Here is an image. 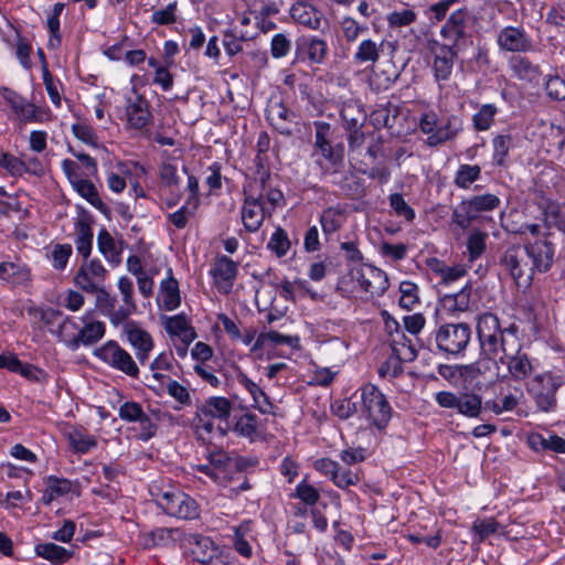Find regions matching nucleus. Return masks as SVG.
Listing matches in <instances>:
<instances>
[{
  "instance_id": "obj_61",
  "label": "nucleus",
  "mask_w": 565,
  "mask_h": 565,
  "mask_svg": "<svg viewBox=\"0 0 565 565\" xmlns=\"http://www.w3.org/2000/svg\"><path fill=\"white\" fill-rule=\"evenodd\" d=\"M177 1L169 3L166 8L156 10L151 14L150 21L157 25H170L177 21Z\"/></svg>"
},
{
  "instance_id": "obj_31",
  "label": "nucleus",
  "mask_w": 565,
  "mask_h": 565,
  "mask_svg": "<svg viewBox=\"0 0 565 565\" xmlns=\"http://www.w3.org/2000/svg\"><path fill=\"white\" fill-rule=\"evenodd\" d=\"M462 130V120L455 115L447 117L446 121L438 124L436 132L427 137V145L430 147L438 146L446 141L452 140L458 132Z\"/></svg>"
},
{
  "instance_id": "obj_18",
  "label": "nucleus",
  "mask_w": 565,
  "mask_h": 565,
  "mask_svg": "<svg viewBox=\"0 0 565 565\" xmlns=\"http://www.w3.org/2000/svg\"><path fill=\"white\" fill-rule=\"evenodd\" d=\"M238 273V265L227 256H217L212 269L214 282L220 292L227 295L232 291Z\"/></svg>"
},
{
  "instance_id": "obj_52",
  "label": "nucleus",
  "mask_w": 565,
  "mask_h": 565,
  "mask_svg": "<svg viewBox=\"0 0 565 565\" xmlns=\"http://www.w3.org/2000/svg\"><path fill=\"white\" fill-rule=\"evenodd\" d=\"M295 114L288 110L282 104L274 105L268 111V118L271 121V125L281 134V135H290V128L287 126V122H290Z\"/></svg>"
},
{
  "instance_id": "obj_16",
  "label": "nucleus",
  "mask_w": 565,
  "mask_h": 565,
  "mask_svg": "<svg viewBox=\"0 0 565 565\" xmlns=\"http://www.w3.org/2000/svg\"><path fill=\"white\" fill-rule=\"evenodd\" d=\"M529 253V260L532 273H546L554 263L555 246L547 238H537L532 243L523 245Z\"/></svg>"
},
{
  "instance_id": "obj_54",
  "label": "nucleus",
  "mask_w": 565,
  "mask_h": 565,
  "mask_svg": "<svg viewBox=\"0 0 565 565\" xmlns=\"http://www.w3.org/2000/svg\"><path fill=\"white\" fill-rule=\"evenodd\" d=\"M97 245L99 252L113 265H118L121 262L120 253L116 247L115 239L106 230H102L97 235Z\"/></svg>"
},
{
  "instance_id": "obj_59",
  "label": "nucleus",
  "mask_w": 565,
  "mask_h": 565,
  "mask_svg": "<svg viewBox=\"0 0 565 565\" xmlns=\"http://www.w3.org/2000/svg\"><path fill=\"white\" fill-rule=\"evenodd\" d=\"M19 119L23 122H46L51 119V111L28 102Z\"/></svg>"
},
{
  "instance_id": "obj_45",
  "label": "nucleus",
  "mask_w": 565,
  "mask_h": 565,
  "mask_svg": "<svg viewBox=\"0 0 565 565\" xmlns=\"http://www.w3.org/2000/svg\"><path fill=\"white\" fill-rule=\"evenodd\" d=\"M0 278L13 285H24L30 281V270L24 265L4 262L0 264Z\"/></svg>"
},
{
  "instance_id": "obj_24",
  "label": "nucleus",
  "mask_w": 565,
  "mask_h": 565,
  "mask_svg": "<svg viewBox=\"0 0 565 565\" xmlns=\"http://www.w3.org/2000/svg\"><path fill=\"white\" fill-rule=\"evenodd\" d=\"M388 342L395 358L393 376H396L399 372V363L414 361L417 358V351L412 340L407 338L403 330L392 332V338L388 339Z\"/></svg>"
},
{
  "instance_id": "obj_23",
  "label": "nucleus",
  "mask_w": 565,
  "mask_h": 565,
  "mask_svg": "<svg viewBox=\"0 0 565 565\" xmlns=\"http://www.w3.org/2000/svg\"><path fill=\"white\" fill-rule=\"evenodd\" d=\"M499 360L501 363L507 364L509 375L514 381L527 379L534 370L532 360L527 353L522 351V345H519L512 354L501 355Z\"/></svg>"
},
{
  "instance_id": "obj_19",
  "label": "nucleus",
  "mask_w": 565,
  "mask_h": 565,
  "mask_svg": "<svg viewBox=\"0 0 565 565\" xmlns=\"http://www.w3.org/2000/svg\"><path fill=\"white\" fill-rule=\"evenodd\" d=\"M356 281L361 289L370 297H380L388 288L390 282L386 274L373 266L358 270Z\"/></svg>"
},
{
  "instance_id": "obj_50",
  "label": "nucleus",
  "mask_w": 565,
  "mask_h": 565,
  "mask_svg": "<svg viewBox=\"0 0 565 565\" xmlns=\"http://www.w3.org/2000/svg\"><path fill=\"white\" fill-rule=\"evenodd\" d=\"M470 305V288L463 287L460 291L445 295L441 299L443 308L450 313L465 312Z\"/></svg>"
},
{
  "instance_id": "obj_36",
  "label": "nucleus",
  "mask_w": 565,
  "mask_h": 565,
  "mask_svg": "<svg viewBox=\"0 0 565 565\" xmlns=\"http://www.w3.org/2000/svg\"><path fill=\"white\" fill-rule=\"evenodd\" d=\"M509 66L513 75L521 81L536 82L541 76L540 66L533 64L525 56H513L509 62Z\"/></svg>"
},
{
  "instance_id": "obj_28",
  "label": "nucleus",
  "mask_w": 565,
  "mask_h": 565,
  "mask_svg": "<svg viewBox=\"0 0 565 565\" xmlns=\"http://www.w3.org/2000/svg\"><path fill=\"white\" fill-rule=\"evenodd\" d=\"M237 382L252 395L254 401L253 406L262 414H276L277 407L270 402L268 395L257 383L252 381L244 373L237 375Z\"/></svg>"
},
{
  "instance_id": "obj_57",
  "label": "nucleus",
  "mask_w": 565,
  "mask_h": 565,
  "mask_svg": "<svg viewBox=\"0 0 565 565\" xmlns=\"http://www.w3.org/2000/svg\"><path fill=\"white\" fill-rule=\"evenodd\" d=\"M477 220L466 200H462L454 210L451 221L461 230H467Z\"/></svg>"
},
{
  "instance_id": "obj_11",
  "label": "nucleus",
  "mask_w": 565,
  "mask_h": 565,
  "mask_svg": "<svg viewBox=\"0 0 565 565\" xmlns=\"http://www.w3.org/2000/svg\"><path fill=\"white\" fill-rule=\"evenodd\" d=\"M95 355L111 369L131 379L139 377V367L131 354L116 341H108L95 351Z\"/></svg>"
},
{
  "instance_id": "obj_3",
  "label": "nucleus",
  "mask_w": 565,
  "mask_h": 565,
  "mask_svg": "<svg viewBox=\"0 0 565 565\" xmlns=\"http://www.w3.org/2000/svg\"><path fill=\"white\" fill-rule=\"evenodd\" d=\"M500 271L513 279L519 288H529L533 281L527 249L520 244L508 245L498 258Z\"/></svg>"
},
{
  "instance_id": "obj_42",
  "label": "nucleus",
  "mask_w": 565,
  "mask_h": 565,
  "mask_svg": "<svg viewBox=\"0 0 565 565\" xmlns=\"http://www.w3.org/2000/svg\"><path fill=\"white\" fill-rule=\"evenodd\" d=\"M38 556L47 559L52 565H62L73 555L72 551L66 550L54 543H40L35 546Z\"/></svg>"
},
{
  "instance_id": "obj_40",
  "label": "nucleus",
  "mask_w": 565,
  "mask_h": 565,
  "mask_svg": "<svg viewBox=\"0 0 565 565\" xmlns=\"http://www.w3.org/2000/svg\"><path fill=\"white\" fill-rule=\"evenodd\" d=\"M397 115L398 107L387 102L386 104L377 105L374 108V110L370 114V122L375 129H391Z\"/></svg>"
},
{
  "instance_id": "obj_64",
  "label": "nucleus",
  "mask_w": 565,
  "mask_h": 565,
  "mask_svg": "<svg viewBox=\"0 0 565 565\" xmlns=\"http://www.w3.org/2000/svg\"><path fill=\"white\" fill-rule=\"evenodd\" d=\"M545 92L553 100H565V79L559 76H548L545 82Z\"/></svg>"
},
{
  "instance_id": "obj_38",
  "label": "nucleus",
  "mask_w": 565,
  "mask_h": 565,
  "mask_svg": "<svg viewBox=\"0 0 565 565\" xmlns=\"http://www.w3.org/2000/svg\"><path fill=\"white\" fill-rule=\"evenodd\" d=\"M93 230L89 222L85 218H79L75 223V247L79 255L88 258L93 247Z\"/></svg>"
},
{
  "instance_id": "obj_62",
  "label": "nucleus",
  "mask_w": 565,
  "mask_h": 565,
  "mask_svg": "<svg viewBox=\"0 0 565 565\" xmlns=\"http://www.w3.org/2000/svg\"><path fill=\"white\" fill-rule=\"evenodd\" d=\"M291 45V40L288 35L277 33L270 42V54L274 58L285 57L290 52Z\"/></svg>"
},
{
  "instance_id": "obj_1",
  "label": "nucleus",
  "mask_w": 565,
  "mask_h": 565,
  "mask_svg": "<svg viewBox=\"0 0 565 565\" xmlns=\"http://www.w3.org/2000/svg\"><path fill=\"white\" fill-rule=\"evenodd\" d=\"M518 334L519 327L515 323L502 327L499 318L491 312L478 317L477 335L482 354L497 358L500 352L502 355L514 353L522 345Z\"/></svg>"
},
{
  "instance_id": "obj_8",
  "label": "nucleus",
  "mask_w": 565,
  "mask_h": 565,
  "mask_svg": "<svg viewBox=\"0 0 565 565\" xmlns=\"http://www.w3.org/2000/svg\"><path fill=\"white\" fill-rule=\"evenodd\" d=\"M183 543L189 546L194 561L202 565H228L230 554L214 541L201 534H186Z\"/></svg>"
},
{
  "instance_id": "obj_37",
  "label": "nucleus",
  "mask_w": 565,
  "mask_h": 565,
  "mask_svg": "<svg viewBox=\"0 0 565 565\" xmlns=\"http://www.w3.org/2000/svg\"><path fill=\"white\" fill-rule=\"evenodd\" d=\"M299 344L298 337L281 334L277 331L260 332L253 344L252 351H259L266 347L288 345L296 348Z\"/></svg>"
},
{
  "instance_id": "obj_15",
  "label": "nucleus",
  "mask_w": 565,
  "mask_h": 565,
  "mask_svg": "<svg viewBox=\"0 0 565 565\" xmlns=\"http://www.w3.org/2000/svg\"><path fill=\"white\" fill-rule=\"evenodd\" d=\"M108 271L99 259L85 262L74 277L77 287L86 292H96L103 286Z\"/></svg>"
},
{
  "instance_id": "obj_17",
  "label": "nucleus",
  "mask_w": 565,
  "mask_h": 565,
  "mask_svg": "<svg viewBox=\"0 0 565 565\" xmlns=\"http://www.w3.org/2000/svg\"><path fill=\"white\" fill-rule=\"evenodd\" d=\"M124 332L130 345L135 349L137 360L140 364H145L154 347L152 337L134 321L126 322Z\"/></svg>"
},
{
  "instance_id": "obj_30",
  "label": "nucleus",
  "mask_w": 565,
  "mask_h": 565,
  "mask_svg": "<svg viewBox=\"0 0 565 565\" xmlns=\"http://www.w3.org/2000/svg\"><path fill=\"white\" fill-rule=\"evenodd\" d=\"M232 430L237 436L246 438L249 441H255L262 436L257 415L248 411L244 412L239 416H234Z\"/></svg>"
},
{
  "instance_id": "obj_7",
  "label": "nucleus",
  "mask_w": 565,
  "mask_h": 565,
  "mask_svg": "<svg viewBox=\"0 0 565 565\" xmlns=\"http://www.w3.org/2000/svg\"><path fill=\"white\" fill-rule=\"evenodd\" d=\"M434 338L437 350L440 353L458 356L470 342L471 329L465 322L445 323L436 329Z\"/></svg>"
},
{
  "instance_id": "obj_34",
  "label": "nucleus",
  "mask_w": 565,
  "mask_h": 565,
  "mask_svg": "<svg viewBox=\"0 0 565 565\" xmlns=\"http://www.w3.org/2000/svg\"><path fill=\"white\" fill-rule=\"evenodd\" d=\"M494 367L498 369L495 356L482 354L480 351L479 359L470 364L460 366V375L470 381L476 380L478 376H486Z\"/></svg>"
},
{
  "instance_id": "obj_5",
  "label": "nucleus",
  "mask_w": 565,
  "mask_h": 565,
  "mask_svg": "<svg viewBox=\"0 0 565 565\" xmlns=\"http://www.w3.org/2000/svg\"><path fill=\"white\" fill-rule=\"evenodd\" d=\"M88 317L89 315L86 313L82 318L84 326L77 333H73L77 329V324L72 318L66 317L60 324V338L71 349L76 350L81 345H93L104 338L106 332L105 323L102 321H89Z\"/></svg>"
},
{
  "instance_id": "obj_48",
  "label": "nucleus",
  "mask_w": 565,
  "mask_h": 565,
  "mask_svg": "<svg viewBox=\"0 0 565 565\" xmlns=\"http://www.w3.org/2000/svg\"><path fill=\"white\" fill-rule=\"evenodd\" d=\"M341 36L347 43L356 42L362 35L369 32L366 23H361L350 15H345L339 23Z\"/></svg>"
},
{
  "instance_id": "obj_55",
  "label": "nucleus",
  "mask_w": 565,
  "mask_h": 565,
  "mask_svg": "<svg viewBox=\"0 0 565 565\" xmlns=\"http://www.w3.org/2000/svg\"><path fill=\"white\" fill-rule=\"evenodd\" d=\"M512 146V137L509 134H500L492 139V162L498 167H503Z\"/></svg>"
},
{
  "instance_id": "obj_43",
  "label": "nucleus",
  "mask_w": 565,
  "mask_h": 565,
  "mask_svg": "<svg viewBox=\"0 0 565 565\" xmlns=\"http://www.w3.org/2000/svg\"><path fill=\"white\" fill-rule=\"evenodd\" d=\"M72 186L83 199H85L96 210L100 211L104 214L108 212V206L100 199L97 188L92 181L82 178L79 181H76V183L73 184Z\"/></svg>"
},
{
  "instance_id": "obj_32",
  "label": "nucleus",
  "mask_w": 565,
  "mask_h": 565,
  "mask_svg": "<svg viewBox=\"0 0 565 565\" xmlns=\"http://www.w3.org/2000/svg\"><path fill=\"white\" fill-rule=\"evenodd\" d=\"M383 53V42L372 39L362 40L353 53V62L356 65H374Z\"/></svg>"
},
{
  "instance_id": "obj_14",
  "label": "nucleus",
  "mask_w": 565,
  "mask_h": 565,
  "mask_svg": "<svg viewBox=\"0 0 565 565\" xmlns=\"http://www.w3.org/2000/svg\"><path fill=\"white\" fill-rule=\"evenodd\" d=\"M495 43L500 51L509 53H530L535 49L532 36L523 26L502 28L497 34Z\"/></svg>"
},
{
  "instance_id": "obj_2",
  "label": "nucleus",
  "mask_w": 565,
  "mask_h": 565,
  "mask_svg": "<svg viewBox=\"0 0 565 565\" xmlns=\"http://www.w3.org/2000/svg\"><path fill=\"white\" fill-rule=\"evenodd\" d=\"M460 0H439L426 9L428 20L435 24L445 20L439 34L447 45L457 47L467 36L471 12L466 7H457Z\"/></svg>"
},
{
  "instance_id": "obj_47",
  "label": "nucleus",
  "mask_w": 565,
  "mask_h": 565,
  "mask_svg": "<svg viewBox=\"0 0 565 565\" xmlns=\"http://www.w3.org/2000/svg\"><path fill=\"white\" fill-rule=\"evenodd\" d=\"M345 212L339 206H330L320 215V224L324 234H333L339 231L345 222Z\"/></svg>"
},
{
  "instance_id": "obj_13",
  "label": "nucleus",
  "mask_w": 565,
  "mask_h": 565,
  "mask_svg": "<svg viewBox=\"0 0 565 565\" xmlns=\"http://www.w3.org/2000/svg\"><path fill=\"white\" fill-rule=\"evenodd\" d=\"M126 122L129 129L143 132L153 120L148 99L132 89L131 95L126 96Z\"/></svg>"
},
{
  "instance_id": "obj_39",
  "label": "nucleus",
  "mask_w": 565,
  "mask_h": 565,
  "mask_svg": "<svg viewBox=\"0 0 565 565\" xmlns=\"http://www.w3.org/2000/svg\"><path fill=\"white\" fill-rule=\"evenodd\" d=\"M254 38L253 34L234 26L223 32V46L230 56H234L243 51V42L249 41Z\"/></svg>"
},
{
  "instance_id": "obj_26",
  "label": "nucleus",
  "mask_w": 565,
  "mask_h": 565,
  "mask_svg": "<svg viewBox=\"0 0 565 565\" xmlns=\"http://www.w3.org/2000/svg\"><path fill=\"white\" fill-rule=\"evenodd\" d=\"M246 193V191H244ZM241 217L245 230L249 233L257 232L265 218L264 206L260 198L245 194L241 210Z\"/></svg>"
},
{
  "instance_id": "obj_20",
  "label": "nucleus",
  "mask_w": 565,
  "mask_h": 565,
  "mask_svg": "<svg viewBox=\"0 0 565 565\" xmlns=\"http://www.w3.org/2000/svg\"><path fill=\"white\" fill-rule=\"evenodd\" d=\"M185 532L180 527H156L142 534V543L146 548L172 547L177 543H183Z\"/></svg>"
},
{
  "instance_id": "obj_29",
  "label": "nucleus",
  "mask_w": 565,
  "mask_h": 565,
  "mask_svg": "<svg viewBox=\"0 0 565 565\" xmlns=\"http://www.w3.org/2000/svg\"><path fill=\"white\" fill-rule=\"evenodd\" d=\"M289 12L291 19L301 25L311 30H318L321 26L322 13L308 2L294 3Z\"/></svg>"
},
{
  "instance_id": "obj_6",
  "label": "nucleus",
  "mask_w": 565,
  "mask_h": 565,
  "mask_svg": "<svg viewBox=\"0 0 565 565\" xmlns=\"http://www.w3.org/2000/svg\"><path fill=\"white\" fill-rule=\"evenodd\" d=\"M232 413V403L226 397L213 396L196 406L194 428L201 439L214 430L213 419L227 420Z\"/></svg>"
},
{
  "instance_id": "obj_27",
  "label": "nucleus",
  "mask_w": 565,
  "mask_h": 565,
  "mask_svg": "<svg viewBox=\"0 0 565 565\" xmlns=\"http://www.w3.org/2000/svg\"><path fill=\"white\" fill-rule=\"evenodd\" d=\"M168 277L160 282L157 301L168 311L177 309L181 303L179 282L172 275V269L167 270Z\"/></svg>"
},
{
  "instance_id": "obj_25",
  "label": "nucleus",
  "mask_w": 565,
  "mask_h": 565,
  "mask_svg": "<svg viewBox=\"0 0 565 565\" xmlns=\"http://www.w3.org/2000/svg\"><path fill=\"white\" fill-rule=\"evenodd\" d=\"M457 47L447 44L437 46L434 53L433 72L437 82L448 81L451 76Z\"/></svg>"
},
{
  "instance_id": "obj_46",
  "label": "nucleus",
  "mask_w": 565,
  "mask_h": 565,
  "mask_svg": "<svg viewBox=\"0 0 565 565\" xmlns=\"http://www.w3.org/2000/svg\"><path fill=\"white\" fill-rule=\"evenodd\" d=\"M466 202L468 203L476 218H478L482 213L497 210L501 204L500 198L492 193L473 195L469 199H466Z\"/></svg>"
},
{
  "instance_id": "obj_35",
  "label": "nucleus",
  "mask_w": 565,
  "mask_h": 565,
  "mask_svg": "<svg viewBox=\"0 0 565 565\" xmlns=\"http://www.w3.org/2000/svg\"><path fill=\"white\" fill-rule=\"evenodd\" d=\"M64 435L75 452L86 454L97 447L96 438L83 428L71 427Z\"/></svg>"
},
{
  "instance_id": "obj_49",
  "label": "nucleus",
  "mask_w": 565,
  "mask_h": 565,
  "mask_svg": "<svg viewBox=\"0 0 565 565\" xmlns=\"http://www.w3.org/2000/svg\"><path fill=\"white\" fill-rule=\"evenodd\" d=\"M71 490L72 483L70 480L49 476L46 478V489L42 495V502L44 504H50L53 500L67 494Z\"/></svg>"
},
{
  "instance_id": "obj_53",
  "label": "nucleus",
  "mask_w": 565,
  "mask_h": 565,
  "mask_svg": "<svg viewBox=\"0 0 565 565\" xmlns=\"http://www.w3.org/2000/svg\"><path fill=\"white\" fill-rule=\"evenodd\" d=\"M499 109L493 104H483L479 107L478 111L472 116V126L476 131L489 130L497 116Z\"/></svg>"
},
{
  "instance_id": "obj_9",
  "label": "nucleus",
  "mask_w": 565,
  "mask_h": 565,
  "mask_svg": "<svg viewBox=\"0 0 565 565\" xmlns=\"http://www.w3.org/2000/svg\"><path fill=\"white\" fill-rule=\"evenodd\" d=\"M562 379L550 372L534 376L526 385L529 394L536 406L543 412H551L556 406V392L562 385Z\"/></svg>"
},
{
  "instance_id": "obj_41",
  "label": "nucleus",
  "mask_w": 565,
  "mask_h": 565,
  "mask_svg": "<svg viewBox=\"0 0 565 565\" xmlns=\"http://www.w3.org/2000/svg\"><path fill=\"white\" fill-rule=\"evenodd\" d=\"M418 13L415 9L408 4H404L401 8H395L393 11L387 13L386 22L391 30H401L416 22Z\"/></svg>"
},
{
  "instance_id": "obj_33",
  "label": "nucleus",
  "mask_w": 565,
  "mask_h": 565,
  "mask_svg": "<svg viewBox=\"0 0 565 565\" xmlns=\"http://www.w3.org/2000/svg\"><path fill=\"white\" fill-rule=\"evenodd\" d=\"M164 328L169 334L178 337L181 342L191 343L196 338V332L184 313L167 317Z\"/></svg>"
},
{
  "instance_id": "obj_22",
  "label": "nucleus",
  "mask_w": 565,
  "mask_h": 565,
  "mask_svg": "<svg viewBox=\"0 0 565 565\" xmlns=\"http://www.w3.org/2000/svg\"><path fill=\"white\" fill-rule=\"evenodd\" d=\"M118 288L122 295V305L109 313V320L114 326L125 322L137 310V305L132 299L134 284L131 279L126 276L120 277Z\"/></svg>"
},
{
  "instance_id": "obj_63",
  "label": "nucleus",
  "mask_w": 565,
  "mask_h": 565,
  "mask_svg": "<svg viewBox=\"0 0 565 565\" xmlns=\"http://www.w3.org/2000/svg\"><path fill=\"white\" fill-rule=\"evenodd\" d=\"M487 234L480 231H473L467 241V248L470 260L477 259L486 249Z\"/></svg>"
},
{
  "instance_id": "obj_58",
  "label": "nucleus",
  "mask_w": 565,
  "mask_h": 565,
  "mask_svg": "<svg viewBox=\"0 0 565 565\" xmlns=\"http://www.w3.org/2000/svg\"><path fill=\"white\" fill-rule=\"evenodd\" d=\"M291 497L299 499L306 505L312 507L318 502L320 493L318 489L308 483L307 480H302L296 486L295 492Z\"/></svg>"
},
{
  "instance_id": "obj_4",
  "label": "nucleus",
  "mask_w": 565,
  "mask_h": 565,
  "mask_svg": "<svg viewBox=\"0 0 565 565\" xmlns=\"http://www.w3.org/2000/svg\"><path fill=\"white\" fill-rule=\"evenodd\" d=\"M359 392L362 416L376 430L383 431L387 427L393 413L386 396L372 383L364 384Z\"/></svg>"
},
{
  "instance_id": "obj_51",
  "label": "nucleus",
  "mask_w": 565,
  "mask_h": 565,
  "mask_svg": "<svg viewBox=\"0 0 565 565\" xmlns=\"http://www.w3.org/2000/svg\"><path fill=\"white\" fill-rule=\"evenodd\" d=\"M481 177V167L478 164H460L454 177V184L458 189L467 190Z\"/></svg>"
},
{
  "instance_id": "obj_56",
  "label": "nucleus",
  "mask_w": 565,
  "mask_h": 565,
  "mask_svg": "<svg viewBox=\"0 0 565 565\" xmlns=\"http://www.w3.org/2000/svg\"><path fill=\"white\" fill-rule=\"evenodd\" d=\"M290 247L291 242L288 233L284 228L277 227L267 243V248L277 257L281 258L288 254Z\"/></svg>"
},
{
  "instance_id": "obj_10",
  "label": "nucleus",
  "mask_w": 565,
  "mask_h": 565,
  "mask_svg": "<svg viewBox=\"0 0 565 565\" xmlns=\"http://www.w3.org/2000/svg\"><path fill=\"white\" fill-rule=\"evenodd\" d=\"M157 505L173 518L193 520L199 516V507L195 500L179 490L162 492L157 498Z\"/></svg>"
},
{
  "instance_id": "obj_21",
  "label": "nucleus",
  "mask_w": 565,
  "mask_h": 565,
  "mask_svg": "<svg viewBox=\"0 0 565 565\" xmlns=\"http://www.w3.org/2000/svg\"><path fill=\"white\" fill-rule=\"evenodd\" d=\"M330 124L326 121H315V149L332 167L342 162V154L333 149L330 142Z\"/></svg>"
},
{
  "instance_id": "obj_12",
  "label": "nucleus",
  "mask_w": 565,
  "mask_h": 565,
  "mask_svg": "<svg viewBox=\"0 0 565 565\" xmlns=\"http://www.w3.org/2000/svg\"><path fill=\"white\" fill-rule=\"evenodd\" d=\"M436 403L443 408L456 409L460 415L477 418L482 411V397L472 392L456 394L440 391L435 395Z\"/></svg>"
},
{
  "instance_id": "obj_44",
  "label": "nucleus",
  "mask_w": 565,
  "mask_h": 565,
  "mask_svg": "<svg viewBox=\"0 0 565 565\" xmlns=\"http://www.w3.org/2000/svg\"><path fill=\"white\" fill-rule=\"evenodd\" d=\"M340 116L344 128H362L366 120V113L356 102H348L342 105Z\"/></svg>"
},
{
  "instance_id": "obj_60",
  "label": "nucleus",
  "mask_w": 565,
  "mask_h": 565,
  "mask_svg": "<svg viewBox=\"0 0 565 565\" xmlns=\"http://www.w3.org/2000/svg\"><path fill=\"white\" fill-rule=\"evenodd\" d=\"M390 205L397 216L404 217L407 222H412L415 218V211L404 200L399 193H393L390 195Z\"/></svg>"
}]
</instances>
